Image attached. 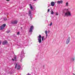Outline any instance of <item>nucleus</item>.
<instances>
[{"instance_id": "nucleus-1", "label": "nucleus", "mask_w": 75, "mask_h": 75, "mask_svg": "<svg viewBox=\"0 0 75 75\" xmlns=\"http://www.w3.org/2000/svg\"><path fill=\"white\" fill-rule=\"evenodd\" d=\"M65 11H67L66 12L64 13V17H71L72 14L70 11H68V9H64Z\"/></svg>"}, {"instance_id": "nucleus-2", "label": "nucleus", "mask_w": 75, "mask_h": 75, "mask_svg": "<svg viewBox=\"0 0 75 75\" xmlns=\"http://www.w3.org/2000/svg\"><path fill=\"white\" fill-rule=\"evenodd\" d=\"M20 57L21 59L20 60L21 62H22L23 61V60L22 59L24 57V51L23 50L21 52V54L20 55Z\"/></svg>"}, {"instance_id": "nucleus-3", "label": "nucleus", "mask_w": 75, "mask_h": 75, "mask_svg": "<svg viewBox=\"0 0 75 75\" xmlns=\"http://www.w3.org/2000/svg\"><path fill=\"white\" fill-rule=\"evenodd\" d=\"M15 68L16 69V68H17V70H19V69H20V66L18 65V63H15Z\"/></svg>"}, {"instance_id": "nucleus-4", "label": "nucleus", "mask_w": 75, "mask_h": 75, "mask_svg": "<svg viewBox=\"0 0 75 75\" xmlns=\"http://www.w3.org/2000/svg\"><path fill=\"white\" fill-rule=\"evenodd\" d=\"M38 38L39 42L41 43V35H39V36H38Z\"/></svg>"}, {"instance_id": "nucleus-5", "label": "nucleus", "mask_w": 75, "mask_h": 75, "mask_svg": "<svg viewBox=\"0 0 75 75\" xmlns=\"http://www.w3.org/2000/svg\"><path fill=\"white\" fill-rule=\"evenodd\" d=\"M33 30H34V26H30L29 32H30V33H32Z\"/></svg>"}, {"instance_id": "nucleus-6", "label": "nucleus", "mask_w": 75, "mask_h": 75, "mask_svg": "<svg viewBox=\"0 0 75 75\" xmlns=\"http://www.w3.org/2000/svg\"><path fill=\"white\" fill-rule=\"evenodd\" d=\"M6 24H4L2 25L1 26L0 29L1 30H3L4 28V27H6Z\"/></svg>"}, {"instance_id": "nucleus-7", "label": "nucleus", "mask_w": 75, "mask_h": 75, "mask_svg": "<svg viewBox=\"0 0 75 75\" xmlns=\"http://www.w3.org/2000/svg\"><path fill=\"white\" fill-rule=\"evenodd\" d=\"M18 21H11V24H17Z\"/></svg>"}, {"instance_id": "nucleus-8", "label": "nucleus", "mask_w": 75, "mask_h": 75, "mask_svg": "<svg viewBox=\"0 0 75 75\" xmlns=\"http://www.w3.org/2000/svg\"><path fill=\"white\" fill-rule=\"evenodd\" d=\"M57 3L58 4H62L63 1L61 0L60 1H58L57 2Z\"/></svg>"}, {"instance_id": "nucleus-9", "label": "nucleus", "mask_w": 75, "mask_h": 75, "mask_svg": "<svg viewBox=\"0 0 75 75\" xmlns=\"http://www.w3.org/2000/svg\"><path fill=\"white\" fill-rule=\"evenodd\" d=\"M69 41H70V37H69L67 40L66 41L67 44H69Z\"/></svg>"}, {"instance_id": "nucleus-10", "label": "nucleus", "mask_w": 75, "mask_h": 75, "mask_svg": "<svg viewBox=\"0 0 75 75\" xmlns=\"http://www.w3.org/2000/svg\"><path fill=\"white\" fill-rule=\"evenodd\" d=\"M7 43H8V42H7V41L5 40L4 41H3L2 42V44L3 45H5L6 44H7Z\"/></svg>"}, {"instance_id": "nucleus-11", "label": "nucleus", "mask_w": 75, "mask_h": 75, "mask_svg": "<svg viewBox=\"0 0 75 75\" xmlns=\"http://www.w3.org/2000/svg\"><path fill=\"white\" fill-rule=\"evenodd\" d=\"M51 6H55V3L54 2H52L51 3Z\"/></svg>"}, {"instance_id": "nucleus-12", "label": "nucleus", "mask_w": 75, "mask_h": 75, "mask_svg": "<svg viewBox=\"0 0 75 75\" xmlns=\"http://www.w3.org/2000/svg\"><path fill=\"white\" fill-rule=\"evenodd\" d=\"M29 16H30V18H31V12L30 11H29Z\"/></svg>"}, {"instance_id": "nucleus-13", "label": "nucleus", "mask_w": 75, "mask_h": 75, "mask_svg": "<svg viewBox=\"0 0 75 75\" xmlns=\"http://www.w3.org/2000/svg\"><path fill=\"white\" fill-rule=\"evenodd\" d=\"M69 5V3L68 2H67L66 3V7H68Z\"/></svg>"}, {"instance_id": "nucleus-14", "label": "nucleus", "mask_w": 75, "mask_h": 75, "mask_svg": "<svg viewBox=\"0 0 75 75\" xmlns=\"http://www.w3.org/2000/svg\"><path fill=\"white\" fill-rule=\"evenodd\" d=\"M45 33L46 34V38H47V36H48V34H47V31L46 30L45 31Z\"/></svg>"}, {"instance_id": "nucleus-15", "label": "nucleus", "mask_w": 75, "mask_h": 75, "mask_svg": "<svg viewBox=\"0 0 75 75\" xmlns=\"http://www.w3.org/2000/svg\"><path fill=\"white\" fill-rule=\"evenodd\" d=\"M21 45H17V48H20V47H21Z\"/></svg>"}, {"instance_id": "nucleus-16", "label": "nucleus", "mask_w": 75, "mask_h": 75, "mask_svg": "<svg viewBox=\"0 0 75 75\" xmlns=\"http://www.w3.org/2000/svg\"><path fill=\"white\" fill-rule=\"evenodd\" d=\"M30 8H31V9H33V7H32V6H31V4H30Z\"/></svg>"}, {"instance_id": "nucleus-17", "label": "nucleus", "mask_w": 75, "mask_h": 75, "mask_svg": "<svg viewBox=\"0 0 75 75\" xmlns=\"http://www.w3.org/2000/svg\"><path fill=\"white\" fill-rule=\"evenodd\" d=\"M51 14H54V11L52 10L51 11Z\"/></svg>"}, {"instance_id": "nucleus-18", "label": "nucleus", "mask_w": 75, "mask_h": 75, "mask_svg": "<svg viewBox=\"0 0 75 75\" xmlns=\"http://www.w3.org/2000/svg\"><path fill=\"white\" fill-rule=\"evenodd\" d=\"M44 36H42V41H44Z\"/></svg>"}, {"instance_id": "nucleus-19", "label": "nucleus", "mask_w": 75, "mask_h": 75, "mask_svg": "<svg viewBox=\"0 0 75 75\" xmlns=\"http://www.w3.org/2000/svg\"><path fill=\"white\" fill-rule=\"evenodd\" d=\"M14 59L15 61H17V57H14Z\"/></svg>"}, {"instance_id": "nucleus-20", "label": "nucleus", "mask_w": 75, "mask_h": 75, "mask_svg": "<svg viewBox=\"0 0 75 75\" xmlns=\"http://www.w3.org/2000/svg\"><path fill=\"white\" fill-rule=\"evenodd\" d=\"M4 21H6V20H7V18H4Z\"/></svg>"}, {"instance_id": "nucleus-21", "label": "nucleus", "mask_w": 75, "mask_h": 75, "mask_svg": "<svg viewBox=\"0 0 75 75\" xmlns=\"http://www.w3.org/2000/svg\"><path fill=\"white\" fill-rule=\"evenodd\" d=\"M52 25V23L51 22V23L50 24V26H51Z\"/></svg>"}, {"instance_id": "nucleus-22", "label": "nucleus", "mask_w": 75, "mask_h": 75, "mask_svg": "<svg viewBox=\"0 0 75 75\" xmlns=\"http://www.w3.org/2000/svg\"><path fill=\"white\" fill-rule=\"evenodd\" d=\"M75 59V58H72L71 59V60H72V61H74V60Z\"/></svg>"}, {"instance_id": "nucleus-23", "label": "nucleus", "mask_w": 75, "mask_h": 75, "mask_svg": "<svg viewBox=\"0 0 75 75\" xmlns=\"http://www.w3.org/2000/svg\"><path fill=\"white\" fill-rule=\"evenodd\" d=\"M10 33V30H8L6 31V33Z\"/></svg>"}, {"instance_id": "nucleus-24", "label": "nucleus", "mask_w": 75, "mask_h": 75, "mask_svg": "<svg viewBox=\"0 0 75 75\" xmlns=\"http://www.w3.org/2000/svg\"><path fill=\"white\" fill-rule=\"evenodd\" d=\"M56 16H58V13H56Z\"/></svg>"}, {"instance_id": "nucleus-25", "label": "nucleus", "mask_w": 75, "mask_h": 75, "mask_svg": "<svg viewBox=\"0 0 75 75\" xmlns=\"http://www.w3.org/2000/svg\"><path fill=\"white\" fill-rule=\"evenodd\" d=\"M20 34V32H18L17 33V35H19V34Z\"/></svg>"}, {"instance_id": "nucleus-26", "label": "nucleus", "mask_w": 75, "mask_h": 75, "mask_svg": "<svg viewBox=\"0 0 75 75\" xmlns=\"http://www.w3.org/2000/svg\"><path fill=\"white\" fill-rule=\"evenodd\" d=\"M50 9H48L47 12H49V11H50Z\"/></svg>"}, {"instance_id": "nucleus-27", "label": "nucleus", "mask_w": 75, "mask_h": 75, "mask_svg": "<svg viewBox=\"0 0 75 75\" xmlns=\"http://www.w3.org/2000/svg\"><path fill=\"white\" fill-rule=\"evenodd\" d=\"M1 41L0 40V45L1 44Z\"/></svg>"}, {"instance_id": "nucleus-28", "label": "nucleus", "mask_w": 75, "mask_h": 75, "mask_svg": "<svg viewBox=\"0 0 75 75\" xmlns=\"http://www.w3.org/2000/svg\"><path fill=\"white\" fill-rule=\"evenodd\" d=\"M27 75H30L29 74V73H28Z\"/></svg>"}, {"instance_id": "nucleus-29", "label": "nucleus", "mask_w": 75, "mask_h": 75, "mask_svg": "<svg viewBox=\"0 0 75 75\" xmlns=\"http://www.w3.org/2000/svg\"><path fill=\"white\" fill-rule=\"evenodd\" d=\"M6 1H10V0H6Z\"/></svg>"}, {"instance_id": "nucleus-30", "label": "nucleus", "mask_w": 75, "mask_h": 75, "mask_svg": "<svg viewBox=\"0 0 75 75\" xmlns=\"http://www.w3.org/2000/svg\"><path fill=\"white\" fill-rule=\"evenodd\" d=\"M13 61H14V59H12Z\"/></svg>"}, {"instance_id": "nucleus-31", "label": "nucleus", "mask_w": 75, "mask_h": 75, "mask_svg": "<svg viewBox=\"0 0 75 75\" xmlns=\"http://www.w3.org/2000/svg\"><path fill=\"white\" fill-rule=\"evenodd\" d=\"M73 75H75V74H73Z\"/></svg>"}, {"instance_id": "nucleus-32", "label": "nucleus", "mask_w": 75, "mask_h": 75, "mask_svg": "<svg viewBox=\"0 0 75 75\" xmlns=\"http://www.w3.org/2000/svg\"><path fill=\"white\" fill-rule=\"evenodd\" d=\"M44 40H45V39L44 38Z\"/></svg>"}, {"instance_id": "nucleus-33", "label": "nucleus", "mask_w": 75, "mask_h": 75, "mask_svg": "<svg viewBox=\"0 0 75 75\" xmlns=\"http://www.w3.org/2000/svg\"><path fill=\"white\" fill-rule=\"evenodd\" d=\"M50 7V6H48V7Z\"/></svg>"}]
</instances>
